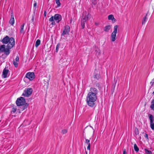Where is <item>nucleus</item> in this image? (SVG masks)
<instances>
[{"mask_svg": "<svg viewBox=\"0 0 154 154\" xmlns=\"http://www.w3.org/2000/svg\"><path fill=\"white\" fill-rule=\"evenodd\" d=\"M0 41L3 44L0 45V53H4L5 55L8 56L10 54V50L15 45L14 39L6 35Z\"/></svg>", "mask_w": 154, "mask_h": 154, "instance_id": "obj_1", "label": "nucleus"}, {"mask_svg": "<svg viewBox=\"0 0 154 154\" xmlns=\"http://www.w3.org/2000/svg\"><path fill=\"white\" fill-rule=\"evenodd\" d=\"M97 99V95L93 93H88L86 101L88 105L91 107H93L94 105V102Z\"/></svg>", "mask_w": 154, "mask_h": 154, "instance_id": "obj_2", "label": "nucleus"}, {"mask_svg": "<svg viewBox=\"0 0 154 154\" xmlns=\"http://www.w3.org/2000/svg\"><path fill=\"white\" fill-rule=\"evenodd\" d=\"M90 17L91 15L89 14H87L86 12H83L82 16L81 22V26L82 29L84 28L85 22L90 18Z\"/></svg>", "mask_w": 154, "mask_h": 154, "instance_id": "obj_3", "label": "nucleus"}, {"mask_svg": "<svg viewBox=\"0 0 154 154\" xmlns=\"http://www.w3.org/2000/svg\"><path fill=\"white\" fill-rule=\"evenodd\" d=\"M26 103L24 98L22 97L17 98L16 101V104L18 106H22Z\"/></svg>", "mask_w": 154, "mask_h": 154, "instance_id": "obj_4", "label": "nucleus"}, {"mask_svg": "<svg viewBox=\"0 0 154 154\" xmlns=\"http://www.w3.org/2000/svg\"><path fill=\"white\" fill-rule=\"evenodd\" d=\"M32 91V90L31 88H27L25 90L24 93L22 94V96L28 97L31 94Z\"/></svg>", "mask_w": 154, "mask_h": 154, "instance_id": "obj_5", "label": "nucleus"}, {"mask_svg": "<svg viewBox=\"0 0 154 154\" xmlns=\"http://www.w3.org/2000/svg\"><path fill=\"white\" fill-rule=\"evenodd\" d=\"M70 27L67 25L64 27V29L61 34V35H63L64 36L65 35H69L70 31Z\"/></svg>", "mask_w": 154, "mask_h": 154, "instance_id": "obj_6", "label": "nucleus"}, {"mask_svg": "<svg viewBox=\"0 0 154 154\" xmlns=\"http://www.w3.org/2000/svg\"><path fill=\"white\" fill-rule=\"evenodd\" d=\"M26 77L31 81L34 79V74L33 72H28L26 75Z\"/></svg>", "mask_w": 154, "mask_h": 154, "instance_id": "obj_7", "label": "nucleus"}, {"mask_svg": "<svg viewBox=\"0 0 154 154\" xmlns=\"http://www.w3.org/2000/svg\"><path fill=\"white\" fill-rule=\"evenodd\" d=\"M54 20L57 21V23H59L62 19L61 15L58 14H55L54 16Z\"/></svg>", "mask_w": 154, "mask_h": 154, "instance_id": "obj_8", "label": "nucleus"}, {"mask_svg": "<svg viewBox=\"0 0 154 154\" xmlns=\"http://www.w3.org/2000/svg\"><path fill=\"white\" fill-rule=\"evenodd\" d=\"M14 14L13 11L11 13V18L9 21V23L11 25H13L14 24Z\"/></svg>", "mask_w": 154, "mask_h": 154, "instance_id": "obj_9", "label": "nucleus"}, {"mask_svg": "<svg viewBox=\"0 0 154 154\" xmlns=\"http://www.w3.org/2000/svg\"><path fill=\"white\" fill-rule=\"evenodd\" d=\"M93 78L96 80H98L100 78V75L97 71L95 70L93 76Z\"/></svg>", "mask_w": 154, "mask_h": 154, "instance_id": "obj_10", "label": "nucleus"}, {"mask_svg": "<svg viewBox=\"0 0 154 154\" xmlns=\"http://www.w3.org/2000/svg\"><path fill=\"white\" fill-rule=\"evenodd\" d=\"M9 71V70L6 69L5 68L4 69L2 72V75L3 78H5L7 77V75Z\"/></svg>", "mask_w": 154, "mask_h": 154, "instance_id": "obj_11", "label": "nucleus"}, {"mask_svg": "<svg viewBox=\"0 0 154 154\" xmlns=\"http://www.w3.org/2000/svg\"><path fill=\"white\" fill-rule=\"evenodd\" d=\"M98 93V90L97 89L94 87H91L90 88V91L89 93H93L97 95Z\"/></svg>", "mask_w": 154, "mask_h": 154, "instance_id": "obj_12", "label": "nucleus"}, {"mask_svg": "<svg viewBox=\"0 0 154 154\" xmlns=\"http://www.w3.org/2000/svg\"><path fill=\"white\" fill-rule=\"evenodd\" d=\"M111 40L112 42L115 41L116 39V34L113 33H112L111 35Z\"/></svg>", "mask_w": 154, "mask_h": 154, "instance_id": "obj_13", "label": "nucleus"}, {"mask_svg": "<svg viewBox=\"0 0 154 154\" xmlns=\"http://www.w3.org/2000/svg\"><path fill=\"white\" fill-rule=\"evenodd\" d=\"M111 26L110 25L106 26L104 27L103 28V30L106 32H108L111 29Z\"/></svg>", "mask_w": 154, "mask_h": 154, "instance_id": "obj_14", "label": "nucleus"}, {"mask_svg": "<svg viewBox=\"0 0 154 154\" xmlns=\"http://www.w3.org/2000/svg\"><path fill=\"white\" fill-rule=\"evenodd\" d=\"M21 106L20 107V109H21V110L22 111H23L27 108V107L28 106V104L26 103L24 104V105H23L22 106Z\"/></svg>", "mask_w": 154, "mask_h": 154, "instance_id": "obj_15", "label": "nucleus"}, {"mask_svg": "<svg viewBox=\"0 0 154 154\" xmlns=\"http://www.w3.org/2000/svg\"><path fill=\"white\" fill-rule=\"evenodd\" d=\"M89 130L90 132H92V131H93L94 129L91 126H90L89 127H86L85 129H84V131H88Z\"/></svg>", "mask_w": 154, "mask_h": 154, "instance_id": "obj_16", "label": "nucleus"}, {"mask_svg": "<svg viewBox=\"0 0 154 154\" xmlns=\"http://www.w3.org/2000/svg\"><path fill=\"white\" fill-rule=\"evenodd\" d=\"M118 27L119 26L117 25L114 26V30L112 32V33H113L114 34L115 33L116 34L117 32V29Z\"/></svg>", "mask_w": 154, "mask_h": 154, "instance_id": "obj_17", "label": "nucleus"}, {"mask_svg": "<svg viewBox=\"0 0 154 154\" xmlns=\"http://www.w3.org/2000/svg\"><path fill=\"white\" fill-rule=\"evenodd\" d=\"M147 14H146V16L143 17L142 22V24L143 25L146 22L147 20Z\"/></svg>", "mask_w": 154, "mask_h": 154, "instance_id": "obj_18", "label": "nucleus"}, {"mask_svg": "<svg viewBox=\"0 0 154 154\" xmlns=\"http://www.w3.org/2000/svg\"><path fill=\"white\" fill-rule=\"evenodd\" d=\"M24 23L20 27V32L21 33H24Z\"/></svg>", "mask_w": 154, "mask_h": 154, "instance_id": "obj_19", "label": "nucleus"}, {"mask_svg": "<svg viewBox=\"0 0 154 154\" xmlns=\"http://www.w3.org/2000/svg\"><path fill=\"white\" fill-rule=\"evenodd\" d=\"M41 41L39 39H38L35 42V46L37 47L40 44Z\"/></svg>", "mask_w": 154, "mask_h": 154, "instance_id": "obj_20", "label": "nucleus"}, {"mask_svg": "<svg viewBox=\"0 0 154 154\" xmlns=\"http://www.w3.org/2000/svg\"><path fill=\"white\" fill-rule=\"evenodd\" d=\"M145 154H152V152L150 150H148L147 149H145Z\"/></svg>", "mask_w": 154, "mask_h": 154, "instance_id": "obj_21", "label": "nucleus"}, {"mask_svg": "<svg viewBox=\"0 0 154 154\" xmlns=\"http://www.w3.org/2000/svg\"><path fill=\"white\" fill-rule=\"evenodd\" d=\"M134 149L135 151L137 152L139 150V149L136 144H135L134 145Z\"/></svg>", "mask_w": 154, "mask_h": 154, "instance_id": "obj_22", "label": "nucleus"}, {"mask_svg": "<svg viewBox=\"0 0 154 154\" xmlns=\"http://www.w3.org/2000/svg\"><path fill=\"white\" fill-rule=\"evenodd\" d=\"M150 126L152 130H154V124L153 122H150Z\"/></svg>", "mask_w": 154, "mask_h": 154, "instance_id": "obj_23", "label": "nucleus"}, {"mask_svg": "<svg viewBox=\"0 0 154 154\" xmlns=\"http://www.w3.org/2000/svg\"><path fill=\"white\" fill-rule=\"evenodd\" d=\"M149 118L150 120V122H153V116L151 114H149Z\"/></svg>", "mask_w": 154, "mask_h": 154, "instance_id": "obj_24", "label": "nucleus"}, {"mask_svg": "<svg viewBox=\"0 0 154 154\" xmlns=\"http://www.w3.org/2000/svg\"><path fill=\"white\" fill-rule=\"evenodd\" d=\"M56 3L57 5V6L59 7L60 6L61 3L60 2V0H56Z\"/></svg>", "mask_w": 154, "mask_h": 154, "instance_id": "obj_25", "label": "nucleus"}, {"mask_svg": "<svg viewBox=\"0 0 154 154\" xmlns=\"http://www.w3.org/2000/svg\"><path fill=\"white\" fill-rule=\"evenodd\" d=\"M114 16L112 15H110L108 16V19L109 20H111L113 19V18Z\"/></svg>", "mask_w": 154, "mask_h": 154, "instance_id": "obj_26", "label": "nucleus"}, {"mask_svg": "<svg viewBox=\"0 0 154 154\" xmlns=\"http://www.w3.org/2000/svg\"><path fill=\"white\" fill-rule=\"evenodd\" d=\"M13 64L14 65V66L16 67H17L18 66V63L14 61H13Z\"/></svg>", "mask_w": 154, "mask_h": 154, "instance_id": "obj_27", "label": "nucleus"}, {"mask_svg": "<svg viewBox=\"0 0 154 154\" xmlns=\"http://www.w3.org/2000/svg\"><path fill=\"white\" fill-rule=\"evenodd\" d=\"M67 132V130L66 129L63 130L62 131V133L63 134H65Z\"/></svg>", "mask_w": 154, "mask_h": 154, "instance_id": "obj_28", "label": "nucleus"}, {"mask_svg": "<svg viewBox=\"0 0 154 154\" xmlns=\"http://www.w3.org/2000/svg\"><path fill=\"white\" fill-rule=\"evenodd\" d=\"M60 46V44H57L56 46V52H57L58 51L59 48Z\"/></svg>", "mask_w": 154, "mask_h": 154, "instance_id": "obj_29", "label": "nucleus"}, {"mask_svg": "<svg viewBox=\"0 0 154 154\" xmlns=\"http://www.w3.org/2000/svg\"><path fill=\"white\" fill-rule=\"evenodd\" d=\"M134 132L136 135L138 134V130L137 128H136L135 129Z\"/></svg>", "mask_w": 154, "mask_h": 154, "instance_id": "obj_30", "label": "nucleus"}, {"mask_svg": "<svg viewBox=\"0 0 154 154\" xmlns=\"http://www.w3.org/2000/svg\"><path fill=\"white\" fill-rule=\"evenodd\" d=\"M54 17H53V16H52L49 19V21L50 22H52V21H54Z\"/></svg>", "mask_w": 154, "mask_h": 154, "instance_id": "obj_31", "label": "nucleus"}, {"mask_svg": "<svg viewBox=\"0 0 154 154\" xmlns=\"http://www.w3.org/2000/svg\"><path fill=\"white\" fill-rule=\"evenodd\" d=\"M85 143L88 145H89V144H90L89 140L86 139Z\"/></svg>", "mask_w": 154, "mask_h": 154, "instance_id": "obj_32", "label": "nucleus"}, {"mask_svg": "<svg viewBox=\"0 0 154 154\" xmlns=\"http://www.w3.org/2000/svg\"><path fill=\"white\" fill-rule=\"evenodd\" d=\"M16 110H17V108H16V107H13V108H12V111H11V112H13L14 113L16 111Z\"/></svg>", "mask_w": 154, "mask_h": 154, "instance_id": "obj_33", "label": "nucleus"}, {"mask_svg": "<svg viewBox=\"0 0 154 154\" xmlns=\"http://www.w3.org/2000/svg\"><path fill=\"white\" fill-rule=\"evenodd\" d=\"M150 84H151V86H150L151 88H152V87L153 86H154V82L152 81L150 82Z\"/></svg>", "mask_w": 154, "mask_h": 154, "instance_id": "obj_34", "label": "nucleus"}, {"mask_svg": "<svg viewBox=\"0 0 154 154\" xmlns=\"http://www.w3.org/2000/svg\"><path fill=\"white\" fill-rule=\"evenodd\" d=\"M150 107L152 110L154 111V104H151L150 106Z\"/></svg>", "mask_w": 154, "mask_h": 154, "instance_id": "obj_35", "label": "nucleus"}, {"mask_svg": "<svg viewBox=\"0 0 154 154\" xmlns=\"http://www.w3.org/2000/svg\"><path fill=\"white\" fill-rule=\"evenodd\" d=\"M19 60V57L18 56H17L16 57V58L15 59V60L17 62V61H18Z\"/></svg>", "mask_w": 154, "mask_h": 154, "instance_id": "obj_36", "label": "nucleus"}, {"mask_svg": "<svg viewBox=\"0 0 154 154\" xmlns=\"http://www.w3.org/2000/svg\"><path fill=\"white\" fill-rule=\"evenodd\" d=\"M96 51H97V52H98V54H97L98 55L100 54V50L99 49H96Z\"/></svg>", "mask_w": 154, "mask_h": 154, "instance_id": "obj_37", "label": "nucleus"}, {"mask_svg": "<svg viewBox=\"0 0 154 154\" xmlns=\"http://www.w3.org/2000/svg\"><path fill=\"white\" fill-rule=\"evenodd\" d=\"M96 86H97L99 89H100L101 87L100 86V85L99 84V83H98L96 85Z\"/></svg>", "mask_w": 154, "mask_h": 154, "instance_id": "obj_38", "label": "nucleus"}, {"mask_svg": "<svg viewBox=\"0 0 154 154\" xmlns=\"http://www.w3.org/2000/svg\"><path fill=\"white\" fill-rule=\"evenodd\" d=\"M87 149H88L89 150L90 149V144H89V145H88Z\"/></svg>", "mask_w": 154, "mask_h": 154, "instance_id": "obj_39", "label": "nucleus"}, {"mask_svg": "<svg viewBox=\"0 0 154 154\" xmlns=\"http://www.w3.org/2000/svg\"><path fill=\"white\" fill-rule=\"evenodd\" d=\"M113 23H114L116 21V20L113 17V19L112 20Z\"/></svg>", "mask_w": 154, "mask_h": 154, "instance_id": "obj_40", "label": "nucleus"}, {"mask_svg": "<svg viewBox=\"0 0 154 154\" xmlns=\"http://www.w3.org/2000/svg\"><path fill=\"white\" fill-rule=\"evenodd\" d=\"M126 154V149H123V154Z\"/></svg>", "mask_w": 154, "mask_h": 154, "instance_id": "obj_41", "label": "nucleus"}, {"mask_svg": "<svg viewBox=\"0 0 154 154\" xmlns=\"http://www.w3.org/2000/svg\"><path fill=\"white\" fill-rule=\"evenodd\" d=\"M51 24L52 25H55V22L54 21H53L52 22V23H51Z\"/></svg>", "mask_w": 154, "mask_h": 154, "instance_id": "obj_42", "label": "nucleus"}, {"mask_svg": "<svg viewBox=\"0 0 154 154\" xmlns=\"http://www.w3.org/2000/svg\"><path fill=\"white\" fill-rule=\"evenodd\" d=\"M145 137H146V138H147V139H148V134H145Z\"/></svg>", "mask_w": 154, "mask_h": 154, "instance_id": "obj_43", "label": "nucleus"}, {"mask_svg": "<svg viewBox=\"0 0 154 154\" xmlns=\"http://www.w3.org/2000/svg\"><path fill=\"white\" fill-rule=\"evenodd\" d=\"M151 103L152 104H154V99H153L152 100Z\"/></svg>", "mask_w": 154, "mask_h": 154, "instance_id": "obj_44", "label": "nucleus"}, {"mask_svg": "<svg viewBox=\"0 0 154 154\" xmlns=\"http://www.w3.org/2000/svg\"><path fill=\"white\" fill-rule=\"evenodd\" d=\"M44 16H45V17L46 16V11H45V12H44Z\"/></svg>", "mask_w": 154, "mask_h": 154, "instance_id": "obj_45", "label": "nucleus"}, {"mask_svg": "<svg viewBox=\"0 0 154 154\" xmlns=\"http://www.w3.org/2000/svg\"><path fill=\"white\" fill-rule=\"evenodd\" d=\"M36 2H35V3H34V7H35L36 6Z\"/></svg>", "mask_w": 154, "mask_h": 154, "instance_id": "obj_46", "label": "nucleus"}, {"mask_svg": "<svg viewBox=\"0 0 154 154\" xmlns=\"http://www.w3.org/2000/svg\"><path fill=\"white\" fill-rule=\"evenodd\" d=\"M32 21H33L34 20V16H32Z\"/></svg>", "mask_w": 154, "mask_h": 154, "instance_id": "obj_47", "label": "nucleus"}, {"mask_svg": "<svg viewBox=\"0 0 154 154\" xmlns=\"http://www.w3.org/2000/svg\"><path fill=\"white\" fill-rule=\"evenodd\" d=\"M152 81H153V82H154V79H153L152 80Z\"/></svg>", "mask_w": 154, "mask_h": 154, "instance_id": "obj_48", "label": "nucleus"}]
</instances>
